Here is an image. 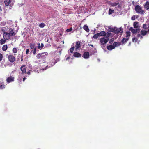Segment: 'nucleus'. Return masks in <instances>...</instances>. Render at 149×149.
Returning a JSON list of instances; mask_svg holds the SVG:
<instances>
[{
	"mask_svg": "<svg viewBox=\"0 0 149 149\" xmlns=\"http://www.w3.org/2000/svg\"><path fill=\"white\" fill-rule=\"evenodd\" d=\"M141 33L142 36L146 35L147 33V31L142 30L141 31Z\"/></svg>",
	"mask_w": 149,
	"mask_h": 149,
	"instance_id": "6ab92c4d",
	"label": "nucleus"
},
{
	"mask_svg": "<svg viewBox=\"0 0 149 149\" xmlns=\"http://www.w3.org/2000/svg\"><path fill=\"white\" fill-rule=\"evenodd\" d=\"M48 55V53L43 52L41 53H38L36 56L37 58L38 59L40 62L44 63L45 61L46 56Z\"/></svg>",
	"mask_w": 149,
	"mask_h": 149,
	"instance_id": "f257e3e1",
	"label": "nucleus"
},
{
	"mask_svg": "<svg viewBox=\"0 0 149 149\" xmlns=\"http://www.w3.org/2000/svg\"><path fill=\"white\" fill-rule=\"evenodd\" d=\"M138 23L137 22H134L133 23V26L134 28H137L139 27V26L138 25Z\"/></svg>",
	"mask_w": 149,
	"mask_h": 149,
	"instance_id": "393cba45",
	"label": "nucleus"
},
{
	"mask_svg": "<svg viewBox=\"0 0 149 149\" xmlns=\"http://www.w3.org/2000/svg\"><path fill=\"white\" fill-rule=\"evenodd\" d=\"M118 4H119V3L116 2L111 3H110V5L113 7L115 6Z\"/></svg>",
	"mask_w": 149,
	"mask_h": 149,
	"instance_id": "412c9836",
	"label": "nucleus"
},
{
	"mask_svg": "<svg viewBox=\"0 0 149 149\" xmlns=\"http://www.w3.org/2000/svg\"><path fill=\"white\" fill-rule=\"evenodd\" d=\"M118 8H121L122 6L121 4H118Z\"/></svg>",
	"mask_w": 149,
	"mask_h": 149,
	"instance_id": "09e8293b",
	"label": "nucleus"
},
{
	"mask_svg": "<svg viewBox=\"0 0 149 149\" xmlns=\"http://www.w3.org/2000/svg\"><path fill=\"white\" fill-rule=\"evenodd\" d=\"M29 49H26V54H29Z\"/></svg>",
	"mask_w": 149,
	"mask_h": 149,
	"instance_id": "a18cd8bd",
	"label": "nucleus"
},
{
	"mask_svg": "<svg viewBox=\"0 0 149 149\" xmlns=\"http://www.w3.org/2000/svg\"><path fill=\"white\" fill-rule=\"evenodd\" d=\"M3 37L5 40H8L9 39V33L4 32L3 34Z\"/></svg>",
	"mask_w": 149,
	"mask_h": 149,
	"instance_id": "423d86ee",
	"label": "nucleus"
},
{
	"mask_svg": "<svg viewBox=\"0 0 149 149\" xmlns=\"http://www.w3.org/2000/svg\"><path fill=\"white\" fill-rule=\"evenodd\" d=\"M129 39V38H127L126 39L123 38L122 39L121 41V42L123 44H125L127 42L128 40Z\"/></svg>",
	"mask_w": 149,
	"mask_h": 149,
	"instance_id": "a211bd4d",
	"label": "nucleus"
},
{
	"mask_svg": "<svg viewBox=\"0 0 149 149\" xmlns=\"http://www.w3.org/2000/svg\"><path fill=\"white\" fill-rule=\"evenodd\" d=\"M27 74H29V75H30V74H31V73H30V70H29L28 71V72H27Z\"/></svg>",
	"mask_w": 149,
	"mask_h": 149,
	"instance_id": "8fccbe9b",
	"label": "nucleus"
},
{
	"mask_svg": "<svg viewBox=\"0 0 149 149\" xmlns=\"http://www.w3.org/2000/svg\"><path fill=\"white\" fill-rule=\"evenodd\" d=\"M99 36V34L98 33H97V34H94L93 36V38L94 39H97L98 38Z\"/></svg>",
	"mask_w": 149,
	"mask_h": 149,
	"instance_id": "4be33fe9",
	"label": "nucleus"
},
{
	"mask_svg": "<svg viewBox=\"0 0 149 149\" xmlns=\"http://www.w3.org/2000/svg\"><path fill=\"white\" fill-rule=\"evenodd\" d=\"M147 33L148 32H149V29L147 31Z\"/></svg>",
	"mask_w": 149,
	"mask_h": 149,
	"instance_id": "bf43d9fd",
	"label": "nucleus"
},
{
	"mask_svg": "<svg viewBox=\"0 0 149 149\" xmlns=\"http://www.w3.org/2000/svg\"><path fill=\"white\" fill-rule=\"evenodd\" d=\"M57 62V61L56 60L55 61L54 63V64H55V63H56Z\"/></svg>",
	"mask_w": 149,
	"mask_h": 149,
	"instance_id": "5fc2aeb1",
	"label": "nucleus"
},
{
	"mask_svg": "<svg viewBox=\"0 0 149 149\" xmlns=\"http://www.w3.org/2000/svg\"><path fill=\"white\" fill-rule=\"evenodd\" d=\"M70 58V57H68L67 58H66V60H68V59Z\"/></svg>",
	"mask_w": 149,
	"mask_h": 149,
	"instance_id": "13d9d810",
	"label": "nucleus"
},
{
	"mask_svg": "<svg viewBox=\"0 0 149 149\" xmlns=\"http://www.w3.org/2000/svg\"><path fill=\"white\" fill-rule=\"evenodd\" d=\"M111 34V33L109 32H107V33H106V35L105 37L106 38H109V37L110 36Z\"/></svg>",
	"mask_w": 149,
	"mask_h": 149,
	"instance_id": "c756f323",
	"label": "nucleus"
},
{
	"mask_svg": "<svg viewBox=\"0 0 149 149\" xmlns=\"http://www.w3.org/2000/svg\"><path fill=\"white\" fill-rule=\"evenodd\" d=\"M45 26V24L44 23H41L39 25V27L42 28H43Z\"/></svg>",
	"mask_w": 149,
	"mask_h": 149,
	"instance_id": "c85d7f7f",
	"label": "nucleus"
},
{
	"mask_svg": "<svg viewBox=\"0 0 149 149\" xmlns=\"http://www.w3.org/2000/svg\"><path fill=\"white\" fill-rule=\"evenodd\" d=\"M6 41L3 39H2L0 40V43L1 44H3L5 43Z\"/></svg>",
	"mask_w": 149,
	"mask_h": 149,
	"instance_id": "2f4dec72",
	"label": "nucleus"
},
{
	"mask_svg": "<svg viewBox=\"0 0 149 149\" xmlns=\"http://www.w3.org/2000/svg\"><path fill=\"white\" fill-rule=\"evenodd\" d=\"M121 31H122L121 33H122L123 32L121 28H117L116 29L115 28V29L114 33H118L120 32Z\"/></svg>",
	"mask_w": 149,
	"mask_h": 149,
	"instance_id": "9d476101",
	"label": "nucleus"
},
{
	"mask_svg": "<svg viewBox=\"0 0 149 149\" xmlns=\"http://www.w3.org/2000/svg\"><path fill=\"white\" fill-rule=\"evenodd\" d=\"M83 29L87 32H89V29L87 25H84L83 26Z\"/></svg>",
	"mask_w": 149,
	"mask_h": 149,
	"instance_id": "dca6fc26",
	"label": "nucleus"
},
{
	"mask_svg": "<svg viewBox=\"0 0 149 149\" xmlns=\"http://www.w3.org/2000/svg\"><path fill=\"white\" fill-rule=\"evenodd\" d=\"M118 43L116 42H115L113 43V46L114 48L115 47L117 46V45L118 44Z\"/></svg>",
	"mask_w": 149,
	"mask_h": 149,
	"instance_id": "4c0bfd02",
	"label": "nucleus"
},
{
	"mask_svg": "<svg viewBox=\"0 0 149 149\" xmlns=\"http://www.w3.org/2000/svg\"><path fill=\"white\" fill-rule=\"evenodd\" d=\"M10 6H11V7L12 6H11V5H10Z\"/></svg>",
	"mask_w": 149,
	"mask_h": 149,
	"instance_id": "680f3d73",
	"label": "nucleus"
},
{
	"mask_svg": "<svg viewBox=\"0 0 149 149\" xmlns=\"http://www.w3.org/2000/svg\"><path fill=\"white\" fill-rule=\"evenodd\" d=\"M6 80L8 83L9 82V77H8L7 78Z\"/></svg>",
	"mask_w": 149,
	"mask_h": 149,
	"instance_id": "49530a36",
	"label": "nucleus"
},
{
	"mask_svg": "<svg viewBox=\"0 0 149 149\" xmlns=\"http://www.w3.org/2000/svg\"><path fill=\"white\" fill-rule=\"evenodd\" d=\"M147 24H143V27L144 29H147L148 27H147Z\"/></svg>",
	"mask_w": 149,
	"mask_h": 149,
	"instance_id": "72a5a7b5",
	"label": "nucleus"
},
{
	"mask_svg": "<svg viewBox=\"0 0 149 149\" xmlns=\"http://www.w3.org/2000/svg\"><path fill=\"white\" fill-rule=\"evenodd\" d=\"M26 68L27 67L25 65H23L20 67L22 74H24L26 73Z\"/></svg>",
	"mask_w": 149,
	"mask_h": 149,
	"instance_id": "20e7f679",
	"label": "nucleus"
},
{
	"mask_svg": "<svg viewBox=\"0 0 149 149\" xmlns=\"http://www.w3.org/2000/svg\"><path fill=\"white\" fill-rule=\"evenodd\" d=\"M72 27H71L70 29H67L66 30V31L68 32H70L72 31Z\"/></svg>",
	"mask_w": 149,
	"mask_h": 149,
	"instance_id": "58836bf2",
	"label": "nucleus"
},
{
	"mask_svg": "<svg viewBox=\"0 0 149 149\" xmlns=\"http://www.w3.org/2000/svg\"><path fill=\"white\" fill-rule=\"evenodd\" d=\"M73 56L74 57L77 58L81 57V54L80 53L77 52H74Z\"/></svg>",
	"mask_w": 149,
	"mask_h": 149,
	"instance_id": "f8f14e48",
	"label": "nucleus"
},
{
	"mask_svg": "<svg viewBox=\"0 0 149 149\" xmlns=\"http://www.w3.org/2000/svg\"><path fill=\"white\" fill-rule=\"evenodd\" d=\"M80 42L79 41H78L76 42L75 47L76 48V50H77L81 47Z\"/></svg>",
	"mask_w": 149,
	"mask_h": 149,
	"instance_id": "6e6552de",
	"label": "nucleus"
},
{
	"mask_svg": "<svg viewBox=\"0 0 149 149\" xmlns=\"http://www.w3.org/2000/svg\"><path fill=\"white\" fill-rule=\"evenodd\" d=\"M99 36H105L106 35V33L104 31H100V33H98Z\"/></svg>",
	"mask_w": 149,
	"mask_h": 149,
	"instance_id": "2eb2a0df",
	"label": "nucleus"
},
{
	"mask_svg": "<svg viewBox=\"0 0 149 149\" xmlns=\"http://www.w3.org/2000/svg\"><path fill=\"white\" fill-rule=\"evenodd\" d=\"M26 79V78L25 77H24L23 79V81H24Z\"/></svg>",
	"mask_w": 149,
	"mask_h": 149,
	"instance_id": "603ef678",
	"label": "nucleus"
},
{
	"mask_svg": "<svg viewBox=\"0 0 149 149\" xmlns=\"http://www.w3.org/2000/svg\"><path fill=\"white\" fill-rule=\"evenodd\" d=\"M144 8L146 10L149 9V2L147 1L144 5Z\"/></svg>",
	"mask_w": 149,
	"mask_h": 149,
	"instance_id": "4468645a",
	"label": "nucleus"
},
{
	"mask_svg": "<svg viewBox=\"0 0 149 149\" xmlns=\"http://www.w3.org/2000/svg\"><path fill=\"white\" fill-rule=\"evenodd\" d=\"M12 51H13V52L14 53H16L17 52V49L15 48H13V49Z\"/></svg>",
	"mask_w": 149,
	"mask_h": 149,
	"instance_id": "e433bc0d",
	"label": "nucleus"
},
{
	"mask_svg": "<svg viewBox=\"0 0 149 149\" xmlns=\"http://www.w3.org/2000/svg\"><path fill=\"white\" fill-rule=\"evenodd\" d=\"M114 41V39L112 38L110 39L109 40V43H111V42H113Z\"/></svg>",
	"mask_w": 149,
	"mask_h": 149,
	"instance_id": "c03bdc74",
	"label": "nucleus"
},
{
	"mask_svg": "<svg viewBox=\"0 0 149 149\" xmlns=\"http://www.w3.org/2000/svg\"><path fill=\"white\" fill-rule=\"evenodd\" d=\"M36 48L35 47V48L33 50V54H36Z\"/></svg>",
	"mask_w": 149,
	"mask_h": 149,
	"instance_id": "a19ab883",
	"label": "nucleus"
},
{
	"mask_svg": "<svg viewBox=\"0 0 149 149\" xmlns=\"http://www.w3.org/2000/svg\"><path fill=\"white\" fill-rule=\"evenodd\" d=\"M117 43H118V44L117 45V46H119V45H120V44H121L120 43V42H119V43L117 42Z\"/></svg>",
	"mask_w": 149,
	"mask_h": 149,
	"instance_id": "3c124183",
	"label": "nucleus"
},
{
	"mask_svg": "<svg viewBox=\"0 0 149 149\" xmlns=\"http://www.w3.org/2000/svg\"><path fill=\"white\" fill-rule=\"evenodd\" d=\"M74 49V46H73V47H72L70 49V52L71 53H73V52Z\"/></svg>",
	"mask_w": 149,
	"mask_h": 149,
	"instance_id": "c9c22d12",
	"label": "nucleus"
},
{
	"mask_svg": "<svg viewBox=\"0 0 149 149\" xmlns=\"http://www.w3.org/2000/svg\"><path fill=\"white\" fill-rule=\"evenodd\" d=\"M2 54L1 53H0V61L2 60Z\"/></svg>",
	"mask_w": 149,
	"mask_h": 149,
	"instance_id": "79ce46f5",
	"label": "nucleus"
},
{
	"mask_svg": "<svg viewBox=\"0 0 149 149\" xmlns=\"http://www.w3.org/2000/svg\"><path fill=\"white\" fill-rule=\"evenodd\" d=\"M126 37L129 38L130 36V32L129 31H127L126 32Z\"/></svg>",
	"mask_w": 149,
	"mask_h": 149,
	"instance_id": "7c9ffc66",
	"label": "nucleus"
},
{
	"mask_svg": "<svg viewBox=\"0 0 149 149\" xmlns=\"http://www.w3.org/2000/svg\"><path fill=\"white\" fill-rule=\"evenodd\" d=\"M135 10L137 13H141V14H143L144 10H142L141 8L139 6L137 5L135 6Z\"/></svg>",
	"mask_w": 149,
	"mask_h": 149,
	"instance_id": "7ed1b4c3",
	"label": "nucleus"
},
{
	"mask_svg": "<svg viewBox=\"0 0 149 149\" xmlns=\"http://www.w3.org/2000/svg\"><path fill=\"white\" fill-rule=\"evenodd\" d=\"M7 58H8V59L9 60V55H7Z\"/></svg>",
	"mask_w": 149,
	"mask_h": 149,
	"instance_id": "864d4df0",
	"label": "nucleus"
},
{
	"mask_svg": "<svg viewBox=\"0 0 149 149\" xmlns=\"http://www.w3.org/2000/svg\"><path fill=\"white\" fill-rule=\"evenodd\" d=\"M5 86L4 84V82L3 79H0V89H2L5 88Z\"/></svg>",
	"mask_w": 149,
	"mask_h": 149,
	"instance_id": "39448f33",
	"label": "nucleus"
},
{
	"mask_svg": "<svg viewBox=\"0 0 149 149\" xmlns=\"http://www.w3.org/2000/svg\"><path fill=\"white\" fill-rule=\"evenodd\" d=\"M115 29V28H109L108 31L110 32H112L114 33Z\"/></svg>",
	"mask_w": 149,
	"mask_h": 149,
	"instance_id": "aec40b11",
	"label": "nucleus"
},
{
	"mask_svg": "<svg viewBox=\"0 0 149 149\" xmlns=\"http://www.w3.org/2000/svg\"><path fill=\"white\" fill-rule=\"evenodd\" d=\"M136 30H136V31H137V33L138 32H139V31H140V29H139V28H137V29H136Z\"/></svg>",
	"mask_w": 149,
	"mask_h": 149,
	"instance_id": "de8ad7c7",
	"label": "nucleus"
},
{
	"mask_svg": "<svg viewBox=\"0 0 149 149\" xmlns=\"http://www.w3.org/2000/svg\"><path fill=\"white\" fill-rule=\"evenodd\" d=\"M15 57L12 55H10V62H13L15 61Z\"/></svg>",
	"mask_w": 149,
	"mask_h": 149,
	"instance_id": "1a4fd4ad",
	"label": "nucleus"
},
{
	"mask_svg": "<svg viewBox=\"0 0 149 149\" xmlns=\"http://www.w3.org/2000/svg\"><path fill=\"white\" fill-rule=\"evenodd\" d=\"M107 48L109 50H111L114 49V47L112 45H108L107 46Z\"/></svg>",
	"mask_w": 149,
	"mask_h": 149,
	"instance_id": "f3484780",
	"label": "nucleus"
},
{
	"mask_svg": "<svg viewBox=\"0 0 149 149\" xmlns=\"http://www.w3.org/2000/svg\"><path fill=\"white\" fill-rule=\"evenodd\" d=\"M10 37L12 36H15L16 34V33L15 32V31H13V30L12 29H10Z\"/></svg>",
	"mask_w": 149,
	"mask_h": 149,
	"instance_id": "ddd939ff",
	"label": "nucleus"
},
{
	"mask_svg": "<svg viewBox=\"0 0 149 149\" xmlns=\"http://www.w3.org/2000/svg\"><path fill=\"white\" fill-rule=\"evenodd\" d=\"M132 40L133 42H136L137 41L138 39L134 37L132 38Z\"/></svg>",
	"mask_w": 149,
	"mask_h": 149,
	"instance_id": "f704fd0d",
	"label": "nucleus"
},
{
	"mask_svg": "<svg viewBox=\"0 0 149 149\" xmlns=\"http://www.w3.org/2000/svg\"><path fill=\"white\" fill-rule=\"evenodd\" d=\"M7 49V46L6 45H4L2 47V49L3 51H6Z\"/></svg>",
	"mask_w": 149,
	"mask_h": 149,
	"instance_id": "cd10ccee",
	"label": "nucleus"
},
{
	"mask_svg": "<svg viewBox=\"0 0 149 149\" xmlns=\"http://www.w3.org/2000/svg\"><path fill=\"white\" fill-rule=\"evenodd\" d=\"M137 36L138 38L140 37L141 39H142L143 38V37L140 34H138Z\"/></svg>",
	"mask_w": 149,
	"mask_h": 149,
	"instance_id": "ea45409f",
	"label": "nucleus"
},
{
	"mask_svg": "<svg viewBox=\"0 0 149 149\" xmlns=\"http://www.w3.org/2000/svg\"><path fill=\"white\" fill-rule=\"evenodd\" d=\"M47 67H48V66H46V67H45V69H43V70L46 69H47Z\"/></svg>",
	"mask_w": 149,
	"mask_h": 149,
	"instance_id": "6e6d98bb",
	"label": "nucleus"
},
{
	"mask_svg": "<svg viewBox=\"0 0 149 149\" xmlns=\"http://www.w3.org/2000/svg\"><path fill=\"white\" fill-rule=\"evenodd\" d=\"M14 80V78L12 76H10V82L13 81Z\"/></svg>",
	"mask_w": 149,
	"mask_h": 149,
	"instance_id": "473e14b6",
	"label": "nucleus"
},
{
	"mask_svg": "<svg viewBox=\"0 0 149 149\" xmlns=\"http://www.w3.org/2000/svg\"><path fill=\"white\" fill-rule=\"evenodd\" d=\"M129 30L131 31L133 34H135L137 33V30H136V29H134L132 27H130Z\"/></svg>",
	"mask_w": 149,
	"mask_h": 149,
	"instance_id": "9b49d317",
	"label": "nucleus"
},
{
	"mask_svg": "<svg viewBox=\"0 0 149 149\" xmlns=\"http://www.w3.org/2000/svg\"><path fill=\"white\" fill-rule=\"evenodd\" d=\"M10 2H11V1H10Z\"/></svg>",
	"mask_w": 149,
	"mask_h": 149,
	"instance_id": "052dcab7",
	"label": "nucleus"
},
{
	"mask_svg": "<svg viewBox=\"0 0 149 149\" xmlns=\"http://www.w3.org/2000/svg\"><path fill=\"white\" fill-rule=\"evenodd\" d=\"M83 57L86 59L89 58V52H84L83 54Z\"/></svg>",
	"mask_w": 149,
	"mask_h": 149,
	"instance_id": "0eeeda50",
	"label": "nucleus"
},
{
	"mask_svg": "<svg viewBox=\"0 0 149 149\" xmlns=\"http://www.w3.org/2000/svg\"><path fill=\"white\" fill-rule=\"evenodd\" d=\"M114 12V10L113 9H111V8L109 9L108 14L109 15H111Z\"/></svg>",
	"mask_w": 149,
	"mask_h": 149,
	"instance_id": "b1692460",
	"label": "nucleus"
},
{
	"mask_svg": "<svg viewBox=\"0 0 149 149\" xmlns=\"http://www.w3.org/2000/svg\"><path fill=\"white\" fill-rule=\"evenodd\" d=\"M109 38H106L103 37L101 38L99 41V44L101 47L105 46L106 44L109 41Z\"/></svg>",
	"mask_w": 149,
	"mask_h": 149,
	"instance_id": "f03ea898",
	"label": "nucleus"
},
{
	"mask_svg": "<svg viewBox=\"0 0 149 149\" xmlns=\"http://www.w3.org/2000/svg\"><path fill=\"white\" fill-rule=\"evenodd\" d=\"M35 45V43H31L30 44V47L31 49H33L34 48V47Z\"/></svg>",
	"mask_w": 149,
	"mask_h": 149,
	"instance_id": "bb28decb",
	"label": "nucleus"
},
{
	"mask_svg": "<svg viewBox=\"0 0 149 149\" xmlns=\"http://www.w3.org/2000/svg\"><path fill=\"white\" fill-rule=\"evenodd\" d=\"M38 45H39L38 46V48L39 49H40V50H41L43 48V47H44V44L43 43H41L40 46V43H39Z\"/></svg>",
	"mask_w": 149,
	"mask_h": 149,
	"instance_id": "5701e85b",
	"label": "nucleus"
},
{
	"mask_svg": "<svg viewBox=\"0 0 149 149\" xmlns=\"http://www.w3.org/2000/svg\"><path fill=\"white\" fill-rule=\"evenodd\" d=\"M23 61V56H22L21 61Z\"/></svg>",
	"mask_w": 149,
	"mask_h": 149,
	"instance_id": "4d7b16f0",
	"label": "nucleus"
},
{
	"mask_svg": "<svg viewBox=\"0 0 149 149\" xmlns=\"http://www.w3.org/2000/svg\"><path fill=\"white\" fill-rule=\"evenodd\" d=\"M135 15L133 16L131 18V19L133 20H134L135 19Z\"/></svg>",
	"mask_w": 149,
	"mask_h": 149,
	"instance_id": "37998d69",
	"label": "nucleus"
},
{
	"mask_svg": "<svg viewBox=\"0 0 149 149\" xmlns=\"http://www.w3.org/2000/svg\"><path fill=\"white\" fill-rule=\"evenodd\" d=\"M4 3L6 6H8L9 4V0H5L4 1Z\"/></svg>",
	"mask_w": 149,
	"mask_h": 149,
	"instance_id": "a878e982",
	"label": "nucleus"
}]
</instances>
